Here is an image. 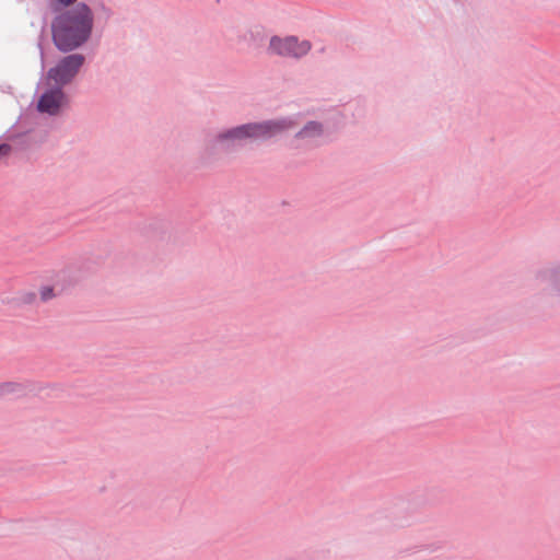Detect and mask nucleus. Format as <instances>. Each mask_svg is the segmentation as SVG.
I'll return each mask as SVG.
<instances>
[{
    "instance_id": "obj_11",
    "label": "nucleus",
    "mask_w": 560,
    "mask_h": 560,
    "mask_svg": "<svg viewBox=\"0 0 560 560\" xmlns=\"http://www.w3.org/2000/svg\"><path fill=\"white\" fill-rule=\"evenodd\" d=\"M39 296L42 302H48L56 296L54 287L45 285L39 290Z\"/></svg>"
},
{
    "instance_id": "obj_8",
    "label": "nucleus",
    "mask_w": 560,
    "mask_h": 560,
    "mask_svg": "<svg viewBox=\"0 0 560 560\" xmlns=\"http://www.w3.org/2000/svg\"><path fill=\"white\" fill-rule=\"evenodd\" d=\"M323 133H324L323 124L319 121H316V120H310L304 125V127L301 130H299L294 135V138L295 139H306V138L313 139V138H318V137L323 136Z\"/></svg>"
},
{
    "instance_id": "obj_1",
    "label": "nucleus",
    "mask_w": 560,
    "mask_h": 560,
    "mask_svg": "<svg viewBox=\"0 0 560 560\" xmlns=\"http://www.w3.org/2000/svg\"><path fill=\"white\" fill-rule=\"evenodd\" d=\"M52 13L51 40L58 51L69 54L82 47L91 38L94 14L88 3L80 2L70 10Z\"/></svg>"
},
{
    "instance_id": "obj_2",
    "label": "nucleus",
    "mask_w": 560,
    "mask_h": 560,
    "mask_svg": "<svg viewBox=\"0 0 560 560\" xmlns=\"http://www.w3.org/2000/svg\"><path fill=\"white\" fill-rule=\"evenodd\" d=\"M295 125L296 122L290 117L247 122L219 132L215 136V142L226 150H232L243 147L248 140L268 141L293 129Z\"/></svg>"
},
{
    "instance_id": "obj_4",
    "label": "nucleus",
    "mask_w": 560,
    "mask_h": 560,
    "mask_svg": "<svg viewBox=\"0 0 560 560\" xmlns=\"http://www.w3.org/2000/svg\"><path fill=\"white\" fill-rule=\"evenodd\" d=\"M312 49V43L307 39L299 40L296 36L281 38L272 36L269 42V50L278 56L300 59Z\"/></svg>"
},
{
    "instance_id": "obj_7",
    "label": "nucleus",
    "mask_w": 560,
    "mask_h": 560,
    "mask_svg": "<svg viewBox=\"0 0 560 560\" xmlns=\"http://www.w3.org/2000/svg\"><path fill=\"white\" fill-rule=\"evenodd\" d=\"M537 279L548 284L550 294L560 295V265L540 270L537 273Z\"/></svg>"
},
{
    "instance_id": "obj_12",
    "label": "nucleus",
    "mask_w": 560,
    "mask_h": 560,
    "mask_svg": "<svg viewBox=\"0 0 560 560\" xmlns=\"http://www.w3.org/2000/svg\"><path fill=\"white\" fill-rule=\"evenodd\" d=\"M12 151V147L9 143H0V160L8 156Z\"/></svg>"
},
{
    "instance_id": "obj_6",
    "label": "nucleus",
    "mask_w": 560,
    "mask_h": 560,
    "mask_svg": "<svg viewBox=\"0 0 560 560\" xmlns=\"http://www.w3.org/2000/svg\"><path fill=\"white\" fill-rule=\"evenodd\" d=\"M38 389L33 381L24 382H2L0 383V398L13 396L14 398H24Z\"/></svg>"
},
{
    "instance_id": "obj_3",
    "label": "nucleus",
    "mask_w": 560,
    "mask_h": 560,
    "mask_svg": "<svg viewBox=\"0 0 560 560\" xmlns=\"http://www.w3.org/2000/svg\"><path fill=\"white\" fill-rule=\"evenodd\" d=\"M84 62L85 57L82 54L67 55L48 70L47 78L56 84L65 86L72 82Z\"/></svg>"
},
{
    "instance_id": "obj_10",
    "label": "nucleus",
    "mask_w": 560,
    "mask_h": 560,
    "mask_svg": "<svg viewBox=\"0 0 560 560\" xmlns=\"http://www.w3.org/2000/svg\"><path fill=\"white\" fill-rule=\"evenodd\" d=\"M77 3H80V1L79 0H49V7H50L51 12L70 10L74 5H77Z\"/></svg>"
},
{
    "instance_id": "obj_5",
    "label": "nucleus",
    "mask_w": 560,
    "mask_h": 560,
    "mask_svg": "<svg viewBox=\"0 0 560 560\" xmlns=\"http://www.w3.org/2000/svg\"><path fill=\"white\" fill-rule=\"evenodd\" d=\"M62 88L63 86L56 84L46 90L37 101V110L51 116L57 115L67 97Z\"/></svg>"
},
{
    "instance_id": "obj_9",
    "label": "nucleus",
    "mask_w": 560,
    "mask_h": 560,
    "mask_svg": "<svg viewBox=\"0 0 560 560\" xmlns=\"http://www.w3.org/2000/svg\"><path fill=\"white\" fill-rule=\"evenodd\" d=\"M36 299L37 294L34 291H23L13 298L9 303L20 307L24 305H32L35 303Z\"/></svg>"
}]
</instances>
